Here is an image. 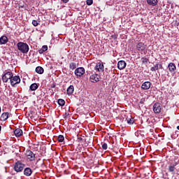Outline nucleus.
Instances as JSON below:
<instances>
[{"label":"nucleus","mask_w":179,"mask_h":179,"mask_svg":"<svg viewBox=\"0 0 179 179\" xmlns=\"http://www.w3.org/2000/svg\"><path fill=\"white\" fill-rule=\"evenodd\" d=\"M30 90L32 92H34V90H37L38 89V84L37 83H33L29 87Z\"/></svg>","instance_id":"nucleus-22"},{"label":"nucleus","mask_w":179,"mask_h":179,"mask_svg":"<svg viewBox=\"0 0 179 179\" xmlns=\"http://www.w3.org/2000/svg\"><path fill=\"white\" fill-rule=\"evenodd\" d=\"M57 139L59 142H64L65 141V138L62 135H59Z\"/></svg>","instance_id":"nucleus-28"},{"label":"nucleus","mask_w":179,"mask_h":179,"mask_svg":"<svg viewBox=\"0 0 179 179\" xmlns=\"http://www.w3.org/2000/svg\"><path fill=\"white\" fill-rule=\"evenodd\" d=\"M126 120H127V124H129V125H132V124H134V122H135L134 120V119H132V117H131V116H130V117H127Z\"/></svg>","instance_id":"nucleus-25"},{"label":"nucleus","mask_w":179,"mask_h":179,"mask_svg":"<svg viewBox=\"0 0 179 179\" xmlns=\"http://www.w3.org/2000/svg\"><path fill=\"white\" fill-rule=\"evenodd\" d=\"M15 136H22L23 135V131L20 128H17L14 131Z\"/></svg>","instance_id":"nucleus-20"},{"label":"nucleus","mask_w":179,"mask_h":179,"mask_svg":"<svg viewBox=\"0 0 179 179\" xmlns=\"http://www.w3.org/2000/svg\"><path fill=\"white\" fill-rule=\"evenodd\" d=\"M147 3L151 6H156L157 5V0H147Z\"/></svg>","instance_id":"nucleus-21"},{"label":"nucleus","mask_w":179,"mask_h":179,"mask_svg":"<svg viewBox=\"0 0 179 179\" xmlns=\"http://www.w3.org/2000/svg\"><path fill=\"white\" fill-rule=\"evenodd\" d=\"M72 159V160H75V159H73V158H71Z\"/></svg>","instance_id":"nucleus-40"},{"label":"nucleus","mask_w":179,"mask_h":179,"mask_svg":"<svg viewBox=\"0 0 179 179\" xmlns=\"http://www.w3.org/2000/svg\"><path fill=\"white\" fill-rule=\"evenodd\" d=\"M17 50L22 54H27L29 52V45L26 43L19 42L17 44Z\"/></svg>","instance_id":"nucleus-2"},{"label":"nucleus","mask_w":179,"mask_h":179,"mask_svg":"<svg viewBox=\"0 0 179 179\" xmlns=\"http://www.w3.org/2000/svg\"><path fill=\"white\" fill-rule=\"evenodd\" d=\"M127 66V62L124 60H120L117 63V68L120 71H122V69H125V67Z\"/></svg>","instance_id":"nucleus-10"},{"label":"nucleus","mask_w":179,"mask_h":179,"mask_svg":"<svg viewBox=\"0 0 179 179\" xmlns=\"http://www.w3.org/2000/svg\"><path fill=\"white\" fill-rule=\"evenodd\" d=\"M26 165L23 163V161L19 160L14 164L13 170L16 173H22L24 170Z\"/></svg>","instance_id":"nucleus-1"},{"label":"nucleus","mask_w":179,"mask_h":179,"mask_svg":"<svg viewBox=\"0 0 179 179\" xmlns=\"http://www.w3.org/2000/svg\"><path fill=\"white\" fill-rule=\"evenodd\" d=\"M75 91V87H73V85H70L66 90L67 94H69V96H71V94H73V92Z\"/></svg>","instance_id":"nucleus-19"},{"label":"nucleus","mask_w":179,"mask_h":179,"mask_svg":"<svg viewBox=\"0 0 179 179\" xmlns=\"http://www.w3.org/2000/svg\"><path fill=\"white\" fill-rule=\"evenodd\" d=\"M95 71L96 72H103L104 71V65L100 62L97 63L95 66Z\"/></svg>","instance_id":"nucleus-12"},{"label":"nucleus","mask_w":179,"mask_h":179,"mask_svg":"<svg viewBox=\"0 0 179 179\" xmlns=\"http://www.w3.org/2000/svg\"><path fill=\"white\" fill-rule=\"evenodd\" d=\"M8 37L6 36H2L0 38V44L1 45H3V44H6V43H8Z\"/></svg>","instance_id":"nucleus-18"},{"label":"nucleus","mask_w":179,"mask_h":179,"mask_svg":"<svg viewBox=\"0 0 179 179\" xmlns=\"http://www.w3.org/2000/svg\"><path fill=\"white\" fill-rule=\"evenodd\" d=\"M77 141H78V142H82V141H83V138L82 137H78L77 138Z\"/></svg>","instance_id":"nucleus-34"},{"label":"nucleus","mask_w":179,"mask_h":179,"mask_svg":"<svg viewBox=\"0 0 179 179\" xmlns=\"http://www.w3.org/2000/svg\"><path fill=\"white\" fill-rule=\"evenodd\" d=\"M148 48V45H145V43L140 42L136 44V48L137 51H139V52H143Z\"/></svg>","instance_id":"nucleus-4"},{"label":"nucleus","mask_w":179,"mask_h":179,"mask_svg":"<svg viewBox=\"0 0 179 179\" xmlns=\"http://www.w3.org/2000/svg\"><path fill=\"white\" fill-rule=\"evenodd\" d=\"M168 68H169V71L171 72V73L176 72V70L177 69L176 64L173 62L169 64Z\"/></svg>","instance_id":"nucleus-13"},{"label":"nucleus","mask_w":179,"mask_h":179,"mask_svg":"<svg viewBox=\"0 0 179 179\" xmlns=\"http://www.w3.org/2000/svg\"><path fill=\"white\" fill-rule=\"evenodd\" d=\"M107 148H108L107 143H104L102 145V149H103V150H107Z\"/></svg>","instance_id":"nucleus-32"},{"label":"nucleus","mask_w":179,"mask_h":179,"mask_svg":"<svg viewBox=\"0 0 179 179\" xmlns=\"http://www.w3.org/2000/svg\"><path fill=\"white\" fill-rule=\"evenodd\" d=\"M1 129H2V127L0 126V131H1Z\"/></svg>","instance_id":"nucleus-39"},{"label":"nucleus","mask_w":179,"mask_h":179,"mask_svg":"<svg viewBox=\"0 0 179 179\" xmlns=\"http://www.w3.org/2000/svg\"><path fill=\"white\" fill-rule=\"evenodd\" d=\"M17 83H20V78L19 76H13L10 79V85L11 86H15V85H17Z\"/></svg>","instance_id":"nucleus-7"},{"label":"nucleus","mask_w":179,"mask_h":179,"mask_svg":"<svg viewBox=\"0 0 179 179\" xmlns=\"http://www.w3.org/2000/svg\"><path fill=\"white\" fill-rule=\"evenodd\" d=\"M75 75L76 76H82V75H83L85 73V68L83 67H80V68H77L75 70Z\"/></svg>","instance_id":"nucleus-8"},{"label":"nucleus","mask_w":179,"mask_h":179,"mask_svg":"<svg viewBox=\"0 0 179 179\" xmlns=\"http://www.w3.org/2000/svg\"><path fill=\"white\" fill-rule=\"evenodd\" d=\"M32 24L33 26H34L35 27H36V26H38V22H37V20H33L32 21Z\"/></svg>","instance_id":"nucleus-30"},{"label":"nucleus","mask_w":179,"mask_h":179,"mask_svg":"<svg viewBox=\"0 0 179 179\" xmlns=\"http://www.w3.org/2000/svg\"><path fill=\"white\" fill-rule=\"evenodd\" d=\"M0 113H1V107H0Z\"/></svg>","instance_id":"nucleus-41"},{"label":"nucleus","mask_w":179,"mask_h":179,"mask_svg":"<svg viewBox=\"0 0 179 179\" xmlns=\"http://www.w3.org/2000/svg\"><path fill=\"white\" fill-rule=\"evenodd\" d=\"M141 62L142 64H148V62H149V59L146 57H142Z\"/></svg>","instance_id":"nucleus-29"},{"label":"nucleus","mask_w":179,"mask_h":179,"mask_svg":"<svg viewBox=\"0 0 179 179\" xmlns=\"http://www.w3.org/2000/svg\"><path fill=\"white\" fill-rule=\"evenodd\" d=\"M36 73H39V75H42V73H44V69L41 66H37L36 68Z\"/></svg>","instance_id":"nucleus-23"},{"label":"nucleus","mask_w":179,"mask_h":179,"mask_svg":"<svg viewBox=\"0 0 179 179\" xmlns=\"http://www.w3.org/2000/svg\"><path fill=\"white\" fill-rule=\"evenodd\" d=\"M150 86H152V83L149 81H145L141 85V89L143 90H149L150 89Z\"/></svg>","instance_id":"nucleus-11"},{"label":"nucleus","mask_w":179,"mask_h":179,"mask_svg":"<svg viewBox=\"0 0 179 179\" xmlns=\"http://www.w3.org/2000/svg\"><path fill=\"white\" fill-rule=\"evenodd\" d=\"M9 118V113L5 112L3 113L0 117V121H6Z\"/></svg>","instance_id":"nucleus-16"},{"label":"nucleus","mask_w":179,"mask_h":179,"mask_svg":"<svg viewBox=\"0 0 179 179\" xmlns=\"http://www.w3.org/2000/svg\"><path fill=\"white\" fill-rule=\"evenodd\" d=\"M33 171L30 168L27 167L24 169V176H26V177H30Z\"/></svg>","instance_id":"nucleus-15"},{"label":"nucleus","mask_w":179,"mask_h":179,"mask_svg":"<svg viewBox=\"0 0 179 179\" xmlns=\"http://www.w3.org/2000/svg\"><path fill=\"white\" fill-rule=\"evenodd\" d=\"M62 1L64 2V3H66L69 1V0H62Z\"/></svg>","instance_id":"nucleus-37"},{"label":"nucleus","mask_w":179,"mask_h":179,"mask_svg":"<svg viewBox=\"0 0 179 179\" xmlns=\"http://www.w3.org/2000/svg\"><path fill=\"white\" fill-rule=\"evenodd\" d=\"M99 78H100V76L98 74H93L90 76V80H91V82H92V83H96L97 82H99Z\"/></svg>","instance_id":"nucleus-14"},{"label":"nucleus","mask_w":179,"mask_h":179,"mask_svg":"<svg viewBox=\"0 0 179 179\" xmlns=\"http://www.w3.org/2000/svg\"><path fill=\"white\" fill-rule=\"evenodd\" d=\"M42 50H43V52H45V51H47V50H48V46H47V45H43V46L42 47Z\"/></svg>","instance_id":"nucleus-33"},{"label":"nucleus","mask_w":179,"mask_h":179,"mask_svg":"<svg viewBox=\"0 0 179 179\" xmlns=\"http://www.w3.org/2000/svg\"><path fill=\"white\" fill-rule=\"evenodd\" d=\"M59 106H61L62 107H64L65 106V101L62 99H60L57 101Z\"/></svg>","instance_id":"nucleus-26"},{"label":"nucleus","mask_w":179,"mask_h":179,"mask_svg":"<svg viewBox=\"0 0 179 179\" xmlns=\"http://www.w3.org/2000/svg\"><path fill=\"white\" fill-rule=\"evenodd\" d=\"M177 129H178V131H179V126L177 127Z\"/></svg>","instance_id":"nucleus-38"},{"label":"nucleus","mask_w":179,"mask_h":179,"mask_svg":"<svg viewBox=\"0 0 179 179\" xmlns=\"http://www.w3.org/2000/svg\"><path fill=\"white\" fill-rule=\"evenodd\" d=\"M26 156L27 157H36V154L33 153V152L28 150L26 152Z\"/></svg>","instance_id":"nucleus-24"},{"label":"nucleus","mask_w":179,"mask_h":179,"mask_svg":"<svg viewBox=\"0 0 179 179\" xmlns=\"http://www.w3.org/2000/svg\"><path fill=\"white\" fill-rule=\"evenodd\" d=\"M153 111L155 114H159L162 112V104L156 103L153 106Z\"/></svg>","instance_id":"nucleus-6"},{"label":"nucleus","mask_w":179,"mask_h":179,"mask_svg":"<svg viewBox=\"0 0 179 179\" xmlns=\"http://www.w3.org/2000/svg\"><path fill=\"white\" fill-rule=\"evenodd\" d=\"M50 87L52 88V89H54L55 87V83H52L51 85H50Z\"/></svg>","instance_id":"nucleus-36"},{"label":"nucleus","mask_w":179,"mask_h":179,"mask_svg":"<svg viewBox=\"0 0 179 179\" xmlns=\"http://www.w3.org/2000/svg\"><path fill=\"white\" fill-rule=\"evenodd\" d=\"M29 162H33V163L36 164V167H40L44 166V161H41V159H38V161H36V158L34 157H30L28 158Z\"/></svg>","instance_id":"nucleus-5"},{"label":"nucleus","mask_w":179,"mask_h":179,"mask_svg":"<svg viewBox=\"0 0 179 179\" xmlns=\"http://www.w3.org/2000/svg\"><path fill=\"white\" fill-rule=\"evenodd\" d=\"M179 164V159L177 162H175L173 163H171V165L169 166V173H173V171H176V166H178Z\"/></svg>","instance_id":"nucleus-9"},{"label":"nucleus","mask_w":179,"mask_h":179,"mask_svg":"<svg viewBox=\"0 0 179 179\" xmlns=\"http://www.w3.org/2000/svg\"><path fill=\"white\" fill-rule=\"evenodd\" d=\"M39 54H43L44 53V50L41 48L38 50Z\"/></svg>","instance_id":"nucleus-35"},{"label":"nucleus","mask_w":179,"mask_h":179,"mask_svg":"<svg viewBox=\"0 0 179 179\" xmlns=\"http://www.w3.org/2000/svg\"><path fill=\"white\" fill-rule=\"evenodd\" d=\"M13 78V73L11 71H7L2 76V80L4 83H7V82Z\"/></svg>","instance_id":"nucleus-3"},{"label":"nucleus","mask_w":179,"mask_h":179,"mask_svg":"<svg viewBox=\"0 0 179 179\" xmlns=\"http://www.w3.org/2000/svg\"><path fill=\"white\" fill-rule=\"evenodd\" d=\"M69 68H70V69H72V70L76 69V63H75V62L70 63Z\"/></svg>","instance_id":"nucleus-27"},{"label":"nucleus","mask_w":179,"mask_h":179,"mask_svg":"<svg viewBox=\"0 0 179 179\" xmlns=\"http://www.w3.org/2000/svg\"><path fill=\"white\" fill-rule=\"evenodd\" d=\"M86 3L88 6L93 5V0H87Z\"/></svg>","instance_id":"nucleus-31"},{"label":"nucleus","mask_w":179,"mask_h":179,"mask_svg":"<svg viewBox=\"0 0 179 179\" xmlns=\"http://www.w3.org/2000/svg\"><path fill=\"white\" fill-rule=\"evenodd\" d=\"M159 68L162 69V68H163V66L159 64H156L155 65H154L153 67H151L150 71L152 72H156V71H159Z\"/></svg>","instance_id":"nucleus-17"}]
</instances>
